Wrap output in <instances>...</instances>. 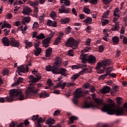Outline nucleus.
<instances>
[{
    "instance_id": "obj_1",
    "label": "nucleus",
    "mask_w": 127,
    "mask_h": 127,
    "mask_svg": "<svg viewBox=\"0 0 127 127\" xmlns=\"http://www.w3.org/2000/svg\"><path fill=\"white\" fill-rule=\"evenodd\" d=\"M101 111L104 113L107 112L108 115H116V116H124V115H127V112L123 107H119L117 109H115V104H109L104 106L101 109Z\"/></svg>"
},
{
    "instance_id": "obj_2",
    "label": "nucleus",
    "mask_w": 127,
    "mask_h": 127,
    "mask_svg": "<svg viewBox=\"0 0 127 127\" xmlns=\"http://www.w3.org/2000/svg\"><path fill=\"white\" fill-rule=\"evenodd\" d=\"M61 4L62 6L59 9L60 13H69L70 12V9L69 8H66V6L70 5V1L69 0H60Z\"/></svg>"
},
{
    "instance_id": "obj_3",
    "label": "nucleus",
    "mask_w": 127,
    "mask_h": 127,
    "mask_svg": "<svg viewBox=\"0 0 127 127\" xmlns=\"http://www.w3.org/2000/svg\"><path fill=\"white\" fill-rule=\"evenodd\" d=\"M65 46L71 47L72 49H76L78 47V42L72 37L69 38L66 41Z\"/></svg>"
},
{
    "instance_id": "obj_4",
    "label": "nucleus",
    "mask_w": 127,
    "mask_h": 127,
    "mask_svg": "<svg viewBox=\"0 0 127 127\" xmlns=\"http://www.w3.org/2000/svg\"><path fill=\"white\" fill-rule=\"evenodd\" d=\"M19 90H16V89H13L10 91V97H6V99L8 102H12L14 101V98H16L18 95Z\"/></svg>"
},
{
    "instance_id": "obj_5",
    "label": "nucleus",
    "mask_w": 127,
    "mask_h": 127,
    "mask_svg": "<svg viewBox=\"0 0 127 127\" xmlns=\"http://www.w3.org/2000/svg\"><path fill=\"white\" fill-rule=\"evenodd\" d=\"M89 108H92V109H98L99 108V106L98 105H95L92 102H85L83 106V109H89Z\"/></svg>"
},
{
    "instance_id": "obj_6",
    "label": "nucleus",
    "mask_w": 127,
    "mask_h": 127,
    "mask_svg": "<svg viewBox=\"0 0 127 127\" xmlns=\"http://www.w3.org/2000/svg\"><path fill=\"white\" fill-rule=\"evenodd\" d=\"M39 91V89H36L33 86H30L29 87L26 91V96H28V95H30L31 94H33V95H36L37 94V92Z\"/></svg>"
},
{
    "instance_id": "obj_7",
    "label": "nucleus",
    "mask_w": 127,
    "mask_h": 127,
    "mask_svg": "<svg viewBox=\"0 0 127 127\" xmlns=\"http://www.w3.org/2000/svg\"><path fill=\"white\" fill-rule=\"evenodd\" d=\"M84 96V91L82 90L81 88H77L74 93V98H80Z\"/></svg>"
},
{
    "instance_id": "obj_8",
    "label": "nucleus",
    "mask_w": 127,
    "mask_h": 127,
    "mask_svg": "<svg viewBox=\"0 0 127 127\" xmlns=\"http://www.w3.org/2000/svg\"><path fill=\"white\" fill-rule=\"evenodd\" d=\"M10 46L12 47H18V46H19V43L18 41L15 40L14 38H10Z\"/></svg>"
},
{
    "instance_id": "obj_9",
    "label": "nucleus",
    "mask_w": 127,
    "mask_h": 127,
    "mask_svg": "<svg viewBox=\"0 0 127 127\" xmlns=\"http://www.w3.org/2000/svg\"><path fill=\"white\" fill-rule=\"evenodd\" d=\"M97 58L95 57V56L91 55L88 56L87 59V62L89 63V64H95L96 62Z\"/></svg>"
},
{
    "instance_id": "obj_10",
    "label": "nucleus",
    "mask_w": 127,
    "mask_h": 127,
    "mask_svg": "<svg viewBox=\"0 0 127 127\" xmlns=\"http://www.w3.org/2000/svg\"><path fill=\"white\" fill-rule=\"evenodd\" d=\"M32 12V10L30 9V7L27 6H25L23 8L22 13L28 15L30 13Z\"/></svg>"
},
{
    "instance_id": "obj_11",
    "label": "nucleus",
    "mask_w": 127,
    "mask_h": 127,
    "mask_svg": "<svg viewBox=\"0 0 127 127\" xmlns=\"http://www.w3.org/2000/svg\"><path fill=\"white\" fill-rule=\"evenodd\" d=\"M89 56L86 54H81L80 56V59L81 60L82 63L86 64L87 61L88 62V57Z\"/></svg>"
},
{
    "instance_id": "obj_12",
    "label": "nucleus",
    "mask_w": 127,
    "mask_h": 127,
    "mask_svg": "<svg viewBox=\"0 0 127 127\" xmlns=\"http://www.w3.org/2000/svg\"><path fill=\"white\" fill-rule=\"evenodd\" d=\"M29 69V67L28 66H26V67H25L23 65H20L18 67V69L21 73H25V72H28V69Z\"/></svg>"
},
{
    "instance_id": "obj_13",
    "label": "nucleus",
    "mask_w": 127,
    "mask_h": 127,
    "mask_svg": "<svg viewBox=\"0 0 127 127\" xmlns=\"http://www.w3.org/2000/svg\"><path fill=\"white\" fill-rule=\"evenodd\" d=\"M2 42L4 46H9L10 44V40L7 37H3L2 39Z\"/></svg>"
},
{
    "instance_id": "obj_14",
    "label": "nucleus",
    "mask_w": 127,
    "mask_h": 127,
    "mask_svg": "<svg viewBox=\"0 0 127 127\" xmlns=\"http://www.w3.org/2000/svg\"><path fill=\"white\" fill-rule=\"evenodd\" d=\"M17 91H20V92H18L17 96H19V101H23V100H25V99H27V98L25 97L24 95H22V91H21V89H16Z\"/></svg>"
},
{
    "instance_id": "obj_15",
    "label": "nucleus",
    "mask_w": 127,
    "mask_h": 127,
    "mask_svg": "<svg viewBox=\"0 0 127 127\" xmlns=\"http://www.w3.org/2000/svg\"><path fill=\"white\" fill-rule=\"evenodd\" d=\"M52 72L53 74H59V67L58 66L54 65L52 66Z\"/></svg>"
},
{
    "instance_id": "obj_16",
    "label": "nucleus",
    "mask_w": 127,
    "mask_h": 127,
    "mask_svg": "<svg viewBox=\"0 0 127 127\" xmlns=\"http://www.w3.org/2000/svg\"><path fill=\"white\" fill-rule=\"evenodd\" d=\"M92 98L94 101L97 103V105H103V99L97 98L94 95H92Z\"/></svg>"
},
{
    "instance_id": "obj_17",
    "label": "nucleus",
    "mask_w": 127,
    "mask_h": 127,
    "mask_svg": "<svg viewBox=\"0 0 127 127\" xmlns=\"http://www.w3.org/2000/svg\"><path fill=\"white\" fill-rule=\"evenodd\" d=\"M120 30V22H117L115 23V25H114L113 26V28H112V31H116L117 30L119 31Z\"/></svg>"
},
{
    "instance_id": "obj_18",
    "label": "nucleus",
    "mask_w": 127,
    "mask_h": 127,
    "mask_svg": "<svg viewBox=\"0 0 127 127\" xmlns=\"http://www.w3.org/2000/svg\"><path fill=\"white\" fill-rule=\"evenodd\" d=\"M111 90V88L108 86H105L103 87L102 90V94H107Z\"/></svg>"
},
{
    "instance_id": "obj_19",
    "label": "nucleus",
    "mask_w": 127,
    "mask_h": 127,
    "mask_svg": "<svg viewBox=\"0 0 127 127\" xmlns=\"http://www.w3.org/2000/svg\"><path fill=\"white\" fill-rule=\"evenodd\" d=\"M84 23L86 24V25H89V24H91L92 20L91 17H87L86 19L83 20Z\"/></svg>"
},
{
    "instance_id": "obj_20",
    "label": "nucleus",
    "mask_w": 127,
    "mask_h": 127,
    "mask_svg": "<svg viewBox=\"0 0 127 127\" xmlns=\"http://www.w3.org/2000/svg\"><path fill=\"white\" fill-rule=\"evenodd\" d=\"M112 41L114 43V45H117L120 42V38L119 37L115 36L112 38Z\"/></svg>"
},
{
    "instance_id": "obj_21",
    "label": "nucleus",
    "mask_w": 127,
    "mask_h": 127,
    "mask_svg": "<svg viewBox=\"0 0 127 127\" xmlns=\"http://www.w3.org/2000/svg\"><path fill=\"white\" fill-rule=\"evenodd\" d=\"M52 54V48H50L46 51V57H50Z\"/></svg>"
},
{
    "instance_id": "obj_22",
    "label": "nucleus",
    "mask_w": 127,
    "mask_h": 127,
    "mask_svg": "<svg viewBox=\"0 0 127 127\" xmlns=\"http://www.w3.org/2000/svg\"><path fill=\"white\" fill-rule=\"evenodd\" d=\"M66 71H67V69H66L64 68H61L59 70L58 74H61L62 75H63L64 76H66L67 74H66Z\"/></svg>"
},
{
    "instance_id": "obj_23",
    "label": "nucleus",
    "mask_w": 127,
    "mask_h": 127,
    "mask_svg": "<svg viewBox=\"0 0 127 127\" xmlns=\"http://www.w3.org/2000/svg\"><path fill=\"white\" fill-rule=\"evenodd\" d=\"M30 22V17H25L22 20L23 24H26Z\"/></svg>"
},
{
    "instance_id": "obj_24",
    "label": "nucleus",
    "mask_w": 127,
    "mask_h": 127,
    "mask_svg": "<svg viewBox=\"0 0 127 127\" xmlns=\"http://www.w3.org/2000/svg\"><path fill=\"white\" fill-rule=\"evenodd\" d=\"M102 65L109 66L111 64V60H105L102 62Z\"/></svg>"
},
{
    "instance_id": "obj_25",
    "label": "nucleus",
    "mask_w": 127,
    "mask_h": 127,
    "mask_svg": "<svg viewBox=\"0 0 127 127\" xmlns=\"http://www.w3.org/2000/svg\"><path fill=\"white\" fill-rule=\"evenodd\" d=\"M34 51V54L35 56H38V55H40L41 52L42 51V49L39 48L38 49H36Z\"/></svg>"
},
{
    "instance_id": "obj_26",
    "label": "nucleus",
    "mask_w": 127,
    "mask_h": 127,
    "mask_svg": "<svg viewBox=\"0 0 127 127\" xmlns=\"http://www.w3.org/2000/svg\"><path fill=\"white\" fill-rule=\"evenodd\" d=\"M29 79L31 83H36V82H38L36 78L32 75L29 76Z\"/></svg>"
},
{
    "instance_id": "obj_27",
    "label": "nucleus",
    "mask_w": 127,
    "mask_h": 127,
    "mask_svg": "<svg viewBox=\"0 0 127 127\" xmlns=\"http://www.w3.org/2000/svg\"><path fill=\"white\" fill-rule=\"evenodd\" d=\"M23 81V78L22 77H19L18 79H17V81L16 82L12 84V86H16L17 85H19L21 82Z\"/></svg>"
},
{
    "instance_id": "obj_28",
    "label": "nucleus",
    "mask_w": 127,
    "mask_h": 127,
    "mask_svg": "<svg viewBox=\"0 0 127 127\" xmlns=\"http://www.w3.org/2000/svg\"><path fill=\"white\" fill-rule=\"evenodd\" d=\"M69 21H70V18H69L62 19L61 20V23H62V24H65V23H68Z\"/></svg>"
},
{
    "instance_id": "obj_29",
    "label": "nucleus",
    "mask_w": 127,
    "mask_h": 127,
    "mask_svg": "<svg viewBox=\"0 0 127 127\" xmlns=\"http://www.w3.org/2000/svg\"><path fill=\"white\" fill-rule=\"evenodd\" d=\"M107 31H108V30L107 29H105L103 30L104 34L106 35L105 37H103V39L105 40V41H108V37H109V35L107 34Z\"/></svg>"
},
{
    "instance_id": "obj_30",
    "label": "nucleus",
    "mask_w": 127,
    "mask_h": 127,
    "mask_svg": "<svg viewBox=\"0 0 127 127\" xmlns=\"http://www.w3.org/2000/svg\"><path fill=\"white\" fill-rule=\"evenodd\" d=\"M101 22H102V25L103 26H105V25H107L108 23H109V20L108 19H105V18H102L101 20Z\"/></svg>"
},
{
    "instance_id": "obj_31",
    "label": "nucleus",
    "mask_w": 127,
    "mask_h": 127,
    "mask_svg": "<svg viewBox=\"0 0 127 127\" xmlns=\"http://www.w3.org/2000/svg\"><path fill=\"white\" fill-rule=\"evenodd\" d=\"M61 37H58L56 39L54 44L55 45H58L59 44H60V43H61Z\"/></svg>"
},
{
    "instance_id": "obj_32",
    "label": "nucleus",
    "mask_w": 127,
    "mask_h": 127,
    "mask_svg": "<svg viewBox=\"0 0 127 127\" xmlns=\"http://www.w3.org/2000/svg\"><path fill=\"white\" fill-rule=\"evenodd\" d=\"M47 125H50L52 126V125H54L55 124V120L54 119H50L47 121Z\"/></svg>"
},
{
    "instance_id": "obj_33",
    "label": "nucleus",
    "mask_w": 127,
    "mask_h": 127,
    "mask_svg": "<svg viewBox=\"0 0 127 127\" xmlns=\"http://www.w3.org/2000/svg\"><path fill=\"white\" fill-rule=\"evenodd\" d=\"M78 120V118L75 116H71L69 118V121H70V123L69 124H73L74 123V121H77Z\"/></svg>"
},
{
    "instance_id": "obj_34",
    "label": "nucleus",
    "mask_w": 127,
    "mask_h": 127,
    "mask_svg": "<svg viewBox=\"0 0 127 127\" xmlns=\"http://www.w3.org/2000/svg\"><path fill=\"white\" fill-rule=\"evenodd\" d=\"M79 76H80V74H79V73L73 74L72 76L71 77V81H73V82H74V81H75L76 79H77L78 77H79Z\"/></svg>"
},
{
    "instance_id": "obj_35",
    "label": "nucleus",
    "mask_w": 127,
    "mask_h": 127,
    "mask_svg": "<svg viewBox=\"0 0 127 127\" xmlns=\"http://www.w3.org/2000/svg\"><path fill=\"white\" fill-rule=\"evenodd\" d=\"M116 102L118 105H122L123 102V98L122 97H118L116 98Z\"/></svg>"
},
{
    "instance_id": "obj_36",
    "label": "nucleus",
    "mask_w": 127,
    "mask_h": 127,
    "mask_svg": "<svg viewBox=\"0 0 127 127\" xmlns=\"http://www.w3.org/2000/svg\"><path fill=\"white\" fill-rule=\"evenodd\" d=\"M51 38H47L45 39H44L42 41L43 44H48L49 42H50Z\"/></svg>"
},
{
    "instance_id": "obj_37",
    "label": "nucleus",
    "mask_w": 127,
    "mask_h": 127,
    "mask_svg": "<svg viewBox=\"0 0 127 127\" xmlns=\"http://www.w3.org/2000/svg\"><path fill=\"white\" fill-rule=\"evenodd\" d=\"M50 16L52 18H53V19L55 20V19H56V13L54 11L52 12L50 14Z\"/></svg>"
},
{
    "instance_id": "obj_38",
    "label": "nucleus",
    "mask_w": 127,
    "mask_h": 127,
    "mask_svg": "<svg viewBox=\"0 0 127 127\" xmlns=\"http://www.w3.org/2000/svg\"><path fill=\"white\" fill-rule=\"evenodd\" d=\"M4 27H7V28H10L11 27V26L10 24L8 23H4L2 25L1 29H3Z\"/></svg>"
},
{
    "instance_id": "obj_39",
    "label": "nucleus",
    "mask_w": 127,
    "mask_h": 127,
    "mask_svg": "<svg viewBox=\"0 0 127 127\" xmlns=\"http://www.w3.org/2000/svg\"><path fill=\"white\" fill-rule=\"evenodd\" d=\"M109 13L110 10L106 11L104 13L103 15L102 16V18H106Z\"/></svg>"
},
{
    "instance_id": "obj_40",
    "label": "nucleus",
    "mask_w": 127,
    "mask_h": 127,
    "mask_svg": "<svg viewBox=\"0 0 127 127\" xmlns=\"http://www.w3.org/2000/svg\"><path fill=\"white\" fill-rule=\"evenodd\" d=\"M107 76H108V73H106L105 74H102L99 76V80H104V79H106V77H107Z\"/></svg>"
},
{
    "instance_id": "obj_41",
    "label": "nucleus",
    "mask_w": 127,
    "mask_h": 127,
    "mask_svg": "<svg viewBox=\"0 0 127 127\" xmlns=\"http://www.w3.org/2000/svg\"><path fill=\"white\" fill-rule=\"evenodd\" d=\"M30 4L31 6H33L34 7H36L38 5V1H34V2H31L30 3Z\"/></svg>"
},
{
    "instance_id": "obj_42",
    "label": "nucleus",
    "mask_w": 127,
    "mask_h": 127,
    "mask_svg": "<svg viewBox=\"0 0 127 127\" xmlns=\"http://www.w3.org/2000/svg\"><path fill=\"white\" fill-rule=\"evenodd\" d=\"M45 122V119L42 118V117H40L39 119H38L37 123L38 124H41V123H44Z\"/></svg>"
},
{
    "instance_id": "obj_43",
    "label": "nucleus",
    "mask_w": 127,
    "mask_h": 127,
    "mask_svg": "<svg viewBox=\"0 0 127 127\" xmlns=\"http://www.w3.org/2000/svg\"><path fill=\"white\" fill-rule=\"evenodd\" d=\"M37 37V39H44V38H45V36L44 35V34L41 33Z\"/></svg>"
},
{
    "instance_id": "obj_44",
    "label": "nucleus",
    "mask_w": 127,
    "mask_h": 127,
    "mask_svg": "<svg viewBox=\"0 0 127 127\" xmlns=\"http://www.w3.org/2000/svg\"><path fill=\"white\" fill-rule=\"evenodd\" d=\"M38 26H39V25L38 24V22H35L33 24V29H36V28H38Z\"/></svg>"
},
{
    "instance_id": "obj_45",
    "label": "nucleus",
    "mask_w": 127,
    "mask_h": 127,
    "mask_svg": "<svg viewBox=\"0 0 127 127\" xmlns=\"http://www.w3.org/2000/svg\"><path fill=\"white\" fill-rule=\"evenodd\" d=\"M102 65H103V64H102V63L101 62H98L97 64V65L96 66V70H100L101 67H102Z\"/></svg>"
},
{
    "instance_id": "obj_46",
    "label": "nucleus",
    "mask_w": 127,
    "mask_h": 127,
    "mask_svg": "<svg viewBox=\"0 0 127 127\" xmlns=\"http://www.w3.org/2000/svg\"><path fill=\"white\" fill-rule=\"evenodd\" d=\"M106 74H111V72L113 71V67H109L106 68Z\"/></svg>"
},
{
    "instance_id": "obj_47",
    "label": "nucleus",
    "mask_w": 127,
    "mask_h": 127,
    "mask_svg": "<svg viewBox=\"0 0 127 127\" xmlns=\"http://www.w3.org/2000/svg\"><path fill=\"white\" fill-rule=\"evenodd\" d=\"M83 11L84 12H85V13H87V14H89L91 10L88 7H84L83 9Z\"/></svg>"
},
{
    "instance_id": "obj_48",
    "label": "nucleus",
    "mask_w": 127,
    "mask_h": 127,
    "mask_svg": "<svg viewBox=\"0 0 127 127\" xmlns=\"http://www.w3.org/2000/svg\"><path fill=\"white\" fill-rule=\"evenodd\" d=\"M61 63V59L60 58L58 57L57 59V61L55 62V65H59Z\"/></svg>"
},
{
    "instance_id": "obj_49",
    "label": "nucleus",
    "mask_w": 127,
    "mask_h": 127,
    "mask_svg": "<svg viewBox=\"0 0 127 127\" xmlns=\"http://www.w3.org/2000/svg\"><path fill=\"white\" fill-rule=\"evenodd\" d=\"M72 30V28L71 27L68 26L67 28L65 29V33L66 34H69V32H70Z\"/></svg>"
},
{
    "instance_id": "obj_50",
    "label": "nucleus",
    "mask_w": 127,
    "mask_h": 127,
    "mask_svg": "<svg viewBox=\"0 0 127 127\" xmlns=\"http://www.w3.org/2000/svg\"><path fill=\"white\" fill-rule=\"evenodd\" d=\"M38 118H39V115H33L32 118V121H38Z\"/></svg>"
},
{
    "instance_id": "obj_51",
    "label": "nucleus",
    "mask_w": 127,
    "mask_h": 127,
    "mask_svg": "<svg viewBox=\"0 0 127 127\" xmlns=\"http://www.w3.org/2000/svg\"><path fill=\"white\" fill-rule=\"evenodd\" d=\"M16 126H17V122H12L9 125V127H15Z\"/></svg>"
},
{
    "instance_id": "obj_52",
    "label": "nucleus",
    "mask_w": 127,
    "mask_h": 127,
    "mask_svg": "<svg viewBox=\"0 0 127 127\" xmlns=\"http://www.w3.org/2000/svg\"><path fill=\"white\" fill-rule=\"evenodd\" d=\"M89 2L92 3V4H97L98 3V0H89Z\"/></svg>"
},
{
    "instance_id": "obj_53",
    "label": "nucleus",
    "mask_w": 127,
    "mask_h": 127,
    "mask_svg": "<svg viewBox=\"0 0 127 127\" xmlns=\"http://www.w3.org/2000/svg\"><path fill=\"white\" fill-rule=\"evenodd\" d=\"M78 99H79V98L74 97V98L72 100L73 104L75 105H77V104H78Z\"/></svg>"
},
{
    "instance_id": "obj_54",
    "label": "nucleus",
    "mask_w": 127,
    "mask_h": 127,
    "mask_svg": "<svg viewBox=\"0 0 127 127\" xmlns=\"http://www.w3.org/2000/svg\"><path fill=\"white\" fill-rule=\"evenodd\" d=\"M46 70L47 71H52V66L50 65H47L46 67Z\"/></svg>"
},
{
    "instance_id": "obj_55",
    "label": "nucleus",
    "mask_w": 127,
    "mask_h": 127,
    "mask_svg": "<svg viewBox=\"0 0 127 127\" xmlns=\"http://www.w3.org/2000/svg\"><path fill=\"white\" fill-rule=\"evenodd\" d=\"M61 112L60 110H56L55 111V112L53 113V116L55 117H57L60 114Z\"/></svg>"
},
{
    "instance_id": "obj_56",
    "label": "nucleus",
    "mask_w": 127,
    "mask_h": 127,
    "mask_svg": "<svg viewBox=\"0 0 127 127\" xmlns=\"http://www.w3.org/2000/svg\"><path fill=\"white\" fill-rule=\"evenodd\" d=\"M68 55L69 56H74V52H73V50L68 51Z\"/></svg>"
},
{
    "instance_id": "obj_57",
    "label": "nucleus",
    "mask_w": 127,
    "mask_h": 127,
    "mask_svg": "<svg viewBox=\"0 0 127 127\" xmlns=\"http://www.w3.org/2000/svg\"><path fill=\"white\" fill-rule=\"evenodd\" d=\"M27 47H32V43L28 42L26 44L25 48H27Z\"/></svg>"
},
{
    "instance_id": "obj_58",
    "label": "nucleus",
    "mask_w": 127,
    "mask_h": 127,
    "mask_svg": "<svg viewBox=\"0 0 127 127\" xmlns=\"http://www.w3.org/2000/svg\"><path fill=\"white\" fill-rule=\"evenodd\" d=\"M104 51V46H100L99 47V52L100 53H102Z\"/></svg>"
},
{
    "instance_id": "obj_59",
    "label": "nucleus",
    "mask_w": 127,
    "mask_h": 127,
    "mask_svg": "<svg viewBox=\"0 0 127 127\" xmlns=\"http://www.w3.org/2000/svg\"><path fill=\"white\" fill-rule=\"evenodd\" d=\"M124 111H126V113H127V102H126L123 107Z\"/></svg>"
},
{
    "instance_id": "obj_60",
    "label": "nucleus",
    "mask_w": 127,
    "mask_h": 127,
    "mask_svg": "<svg viewBox=\"0 0 127 127\" xmlns=\"http://www.w3.org/2000/svg\"><path fill=\"white\" fill-rule=\"evenodd\" d=\"M89 87H90V83H86L83 85V87L85 89H89Z\"/></svg>"
},
{
    "instance_id": "obj_61",
    "label": "nucleus",
    "mask_w": 127,
    "mask_h": 127,
    "mask_svg": "<svg viewBox=\"0 0 127 127\" xmlns=\"http://www.w3.org/2000/svg\"><path fill=\"white\" fill-rule=\"evenodd\" d=\"M90 90L91 93H94V92L96 91V89L95 88V87H94V86H91L90 88Z\"/></svg>"
},
{
    "instance_id": "obj_62",
    "label": "nucleus",
    "mask_w": 127,
    "mask_h": 127,
    "mask_svg": "<svg viewBox=\"0 0 127 127\" xmlns=\"http://www.w3.org/2000/svg\"><path fill=\"white\" fill-rule=\"evenodd\" d=\"M74 85H75V83H73V82H70L67 84V87H68V88L70 87H73V86H74Z\"/></svg>"
},
{
    "instance_id": "obj_63",
    "label": "nucleus",
    "mask_w": 127,
    "mask_h": 127,
    "mask_svg": "<svg viewBox=\"0 0 127 127\" xmlns=\"http://www.w3.org/2000/svg\"><path fill=\"white\" fill-rule=\"evenodd\" d=\"M47 83L49 84V86H53V83H52V80H51V79H49Z\"/></svg>"
},
{
    "instance_id": "obj_64",
    "label": "nucleus",
    "mask_w": 127,
    "mask_h": 127,
    "mask_svg": "<svg viewBox=\"0 0 127 127\" xmlns=\"http://www.w3.org/2000/svg\"><path fill=\"white\" fill-rule=\"evenodd\" d=\"M123 42L124 43V44H127V38L126 37H124Z\"/></svg>"
}]
</instances>
